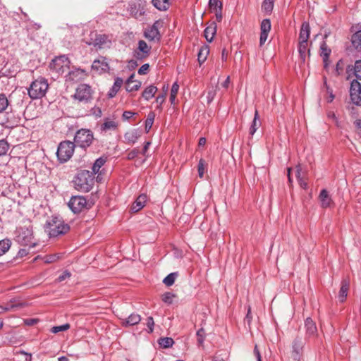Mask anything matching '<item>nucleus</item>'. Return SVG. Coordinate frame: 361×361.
I'll return each mask as SVG.
<instances>
[{
	"label": "nucleus",
	"mask_w": 361,
	"mask_h": 361,
	"mask_svg": "<svg viewBox=\"0 0 361 361\" xmlns=\"http://www.w3.org/2000/svg\"><path fill=\"white\" fill-rule=\"evenodd\" d=\"M207 164L204 159H200L198 165H197V171L198 176L200 178H203L205 171H207Z\"/></svg>",
	"instance_id": "ea45409f"
},
{
	"label": "nucleus",
	"mask_w": 361,
	"mask_h": 361,
	"mask_svg": "<svg viewBox=\"0 0 361 361\" xmlns=\"http://www.w3.org/2000/svg\"><path fill=\"white\" fill-rule=\"evenodd\" d=\"M305 345V342L302 338L300 336L295 337L293 342V351H292V357L296 360L299 361L300 359V356L303 351V348Z\"/></svg>",
	"instance_id": "ddd939ff"
},
{
	"label": "nucleus",
	"mask_w": 361,
	"mask_h": 361,
	"mask_svg": "<svg viewBox=\"0 0 361 361\" xmlns=\"http://www.w3.org/2000/svg\"><path fill=\"white\" fill-rule=\"evenodd\" d=\"M123 84V79L121 78L117 77L115 79L113 86L108 92V94H107L108 98H109V99L114 98L118 92L120 90Z\"/></svg>",
	"instance_id": "5701e85b"
},
{
	"label": "nucleus",
	"mask_w": 361,
	"mask_h": 361,
	"mask_svg": "<svg viewBox=\"0 0 361 361\" xmlns=\"http://www.w3.org/2000/svg\"><path fill=\"white\" fill-rule=\"evenodd\" d=\"M23 307V303H18L14 305H7L6 306L0 305V314H2L5 312L10 311L14 310L16 308H19Z\"/></svg>",
	"instance_id": "a18cd8bd"
},
{
	"label": "nucleus",
	"mask_w": 361,
	"mask_h": 361,
	"mask_svg": "<svg viewBox=\"0 0 361 361\" xmlns=\"http://www.w3.org/2000/svg\"><path fill=\"white\" fill-rule=\"evenodd\" d=\"M71 61L66 55L56 56L49 63V69L58 75H62L70 68Z\"/></svg>",
	"instance_id": "39448f33"
},
{
	"label": "nucleus",
	"mask_w": 361,
	"mask_h": 361,
	"mask_svg": "<svg viewBox=\"0 0 361 361\" xmlns=\"http://www.w3.org/2000/svg\"><path fill=\"white\" fill-rule=\"evenodd\" d=\"M274 1L271 0H264L262 9L267 14H270L274 8Z\"/></svg>",
	"instance_id": "4c0bfd02"
},
{
	"label": "nucleus",
	"mask_w": 361,
	"mask_h": 361,
	"mask_svg": "<svg viewBox=\"0 0 361 361\" xmlns=\"http://www.w3.org/2000/svg\"><path fill=\"white\" fill-rule=\"evenodd\" d=\"M319 200L321 202V207L322 208L331 207L334 205V201L332 200L329 192L326 189L321 190L319 195Z\"/></svg>",
	"instance_id": "f3484780"
},
{
	"label": "nucleus",
	"mask_w": 361,
	"mask_h": 361,
	"mask_svg": "<svg viewBox=\"0 0 361 361\" xmlns=\"http://www.w3.org/2000/svg\"><path fill=\"white\" fill-rule=\"evenodd\" d=\"M85 75V71L81 68H75L68 73L69 80L75 81L80 80Z\"/></svg>",
	"instance_id": "c85d7f7f"
},
{
	"label": "nucleus",
	"mask_w": 361,
	"mask_h": 361,
	"mask_svg": "<svg viewBox=\"0 0 361 361\" xmlns=\"http://www.w3.org/2000/svg\"><path fill=\"white\" fill-rule=\"evenodd\" d=\"M9 149V145L5 140H0V157L5 155Z\"/></svg>",
	"instance_id": "8fccbe9b"
},
{
	"label": "nucleus",
	"mask_w": 361,
	"mask_h": 361,
	"mask_svg": "<svg viewBox=\"0 0 361 361\" xmlns=\"http://www.w3.org/2000/svg\"><path fill=\"white\" fill-rule=\"evenodd\" d=\"M71 276V274L70 271H68V270H66L64 271L62 274H61L58 278H57V281L58 282H61L63 281H64L65 279H68V278H70Z\"/></svg>",
	"instance_id": "13d9d810"
},
{
	"label": "nucleus",
	"mask_w": 361,
	"mask_h": 361,
	"mask_svg": "<svg viewBox=\"0 0 361 361\" xmlns=\"http://www.w3.org/2000/svg\"><path fill=\"white\" fill-rule=\"evenodd\" d=\"M140 151L137 148H135L128 153L127 158L129 160L134 159L139 154Z\"/></svg>",
	"instance_id": "4d7b16f0"
},
{
	"label": "nucleus",
	"mask_w": 361,
	"mask_h": 361,
	"mask_svg": "<svg viewBox=\"0 0 361 361\" xmlns=\"http://www.w3.org/2000/svg\"><path fill=\"white\" fill-rule=\"evenodd\" d=\"M350 98L353 104L361 106V84L357 80H353L350 82Z\"/></svg>",
	"instance_id": "9d476101"
},
{
	"label": "nucleus",
	"mask_w": 361,
	"mask_h": 361,
	"mask_svg": "<svg viewBox=\"0 0 361 361\" xmlns=\"http://www.w3.org/2000/svg\"><path fill=\"white\" fill-rule=\"evenodd\" d=\"M350 288V281L348 279H343L341 281V286L338 293V300L341 302H343L348 295Z\"/></svg>",
	"instance_id": "4be33fe9"
},
{
	"label": "nucleus",
	"mask_w": 361,
	"mask_h": 361,
	"mask_svg": "<svg viewBox=\"0 0 361 361\" xmlns=\"http://www.w3.org/2000/svg\"><path fill=\"white\" fill-rule=\"evenodd\" d=\"M18 241L23 245H29L32 243L33 238L32 226L30 222H27L17 229Z\"/></svg>",
	"instance_id": "6e6552de"
},
{
	"label": "nucleus",
	"mask_w": 361,
	"mask_h": 361,
	"mask_svg": "<svg viewBox=\"0 0 361 361\" xmlns=\"http://www.w3.org/2000/svg\"><path fill=\"white\" fill-rule=\"evenodd\" d=\"M106 161V157H99L97 159L92 167V171L91 173H94V176L97 173L100 169V168L104 165Z\"/></svg>",
	"instance_id": "72a5a7b5"
},
{
	"label": "nucleus",
	"mask_w": 361,
	"mask_h": 361,
	"mask_svg": "<svg viewBox=\"0 0 361 361\" xmlns=\"http://www.w3.org/2000/svg\"><path fill=\"white\" fill-rule=\"evenodd\" d=\"M212 361H225V360L221 355H216L214 356Z\"/></svg>",
	"instance_id": "774afa93"
},
{
	"label": "nucleus",
	"mask_w": 361,
	"mask_h": 361,
	"mask_svg": "<svg viewBox=\"0 0 361 361\" xmlns=\"http://www.w3.org/2000/svg\"><path fill=\"white\" fill-rule=\"evenodd\" d=\"M177 276H178V273L177 272L171 273V274H169L167 276H166L164 279L163 283L166 286H172L174 283L175 280H176Z\"/></svg>",
	"instance_id": "a19ab883"
},
{
	"label": "nucleus",
	"mask_w": 361,
	"mask_h": 361,
	"mask_svg": "<svg viewBox=\"0 0 361 361\" xmlns=\"http://www.w3.org/2000/svg\"><path fill=\"white\" fill-rule=\"evenodd\" d=\"M107 42H110L108 35L104 34H96L95 38L93 39L92 44L94 47L102 48Z\"/></svg>",
	"instance_id": "393cba45"
},
{
	"label": "nucleus",
	"mask_w": 361,
	"mask_h": 361,
	"mask_svg": "<svg viewBox=\"0 0 361 361\" xmlns=\"http://www.w3.org/2000/svg\"><path fill=\"white\" fill-rule=\"evenodd\" d=\"M135 114V113L132 112V111H126L123 112V120H128L129 118H130L133 115Z\"/></svg>",
	"instance_id": "338daca9"
},
{
	"label": "nucleus",
	"mask_w": 361,
	"mask_h": 361,
	"mask_svg": "<svg viewBox=\"0 0 361 361\" xmlns=\"http://www.w3.org/2000/svg\"><path fill=\"white\" fill-rule=\"evenodd\" d=\"M165 98H166V92H164L163 94H159V96L157 97L156 102L157 103L160 104V105H162V104L165 101Z\"/></svg>",
	"instance_id": "69168bd1"
},
{
	"label": "nucleus",
	"mask_w": 361,
	"mask_h": 361,
	"mask_svg": "<svg viewBox=\"0 0 361 361\" xmlns=\"http://www.w3.org/2000/svg\"><path fill=\"white\" fill-rule=\"evenodd\" d=\"M152 3L159 11H166L169 7V0H152Z\"/></svg>",
	"instance_id": "473e14b6"
},
{
	"label": "nucleus",
	"mask_w": 361,
	"mask_h": 361,
	"mask_svg": "<svg viewBox=\"0 0 361 361\" xmlns=\"http://www.w3.org/2000/svg\"><path fill=\"white\" fill-rule=\"evenodd\" d=\"M216 27L217 26L216 23L213 22L205 28L204 37L208 42H211L213 40L216 32Z\"/></svg>",
	"instance_id": "b1692460"
},
{
	"label": "nucleus",
	"mask_w": 361,
	"mask_h": 361,
	"mask_svg": "<svg viewBox=\"0 0 361 361\" xmlns=\"http://www.w3.org/2000/svg\"><path fill=\"white\" fill-rule=\"evenodd\" d=\"M151 47L148 46L144 40L138 42V47L134 51V57L139 61H142L147 58L150 54Z\"/></svg>",
	"instance_id": "9b49d317"
},
{
	"label": "nucleus",
	"mask_w": 361,
	"mask_h": 361,
	"mask_svg": "<svg viewBox=\"0 0 361 361\" xmlns=\"http://www.w3.org/2000/svg\"><path fill=\"white\" fill-rule=\"evenodd\" d=\"M38 321L39 320L37 319H26L24 320V323L27 326H33L36 324L38 322Z\"/></svg>",
	"instance_id": "0e129e2a"
},
{
	"label": "nucleus",
	"mask_w": 361,
	"mask_h": 361,
	"mask_svg": "<svg viewBox=\"0 0 361 361\" xmlns=\"http://www.w3.org/2000/svg\"><path fill=\"white\" fill-rule=\"evenodd\" d=\"M221 3L219 0H209V6L211 9H216L219 8V5Z\"/></svg>",
	"instance_id": "680f3d73"
},
{
	"label": "nucleus",
	"mask_w": 361,
	"mask_h": 361,
	"mask_svg": "<svg viewBox=\"0 0 361 361\" xmlns=\"http://www.w3.org/2000/svg\"><path fill=\"white\" fill-rule=\"evenodd\" d=\"M146 325L149 329L148 333H149V334L152 333L153 330H154V319L152 317H147Z\"/></svg>",
	"instance_id": "5fc2aeb1"
},
{
	"label": "nucleus",
	"mask_w": 361,
	"mask_h": 361,
	"mask_svg": "<svg viewBox=\"0 0 361 361\" xmlns=\"http://www.w3.org/2000/svg\"><path fill=\"white\" fill-rule=\"evenodd\" d=\"M300 172H301V167L300 165L296 166V177L298 180L300 186L303 188L306 189L307 188V183L305 182L301 177H300Z\"/></svg>",
	"instance_id": "c03bdc74"
},
{
	"label": "nucleus",
	"mask_w": 361,
	"mask_h": 361,
	"mask_svg": "<svg viewBox=\"0 0 361 361\" xmlns=\"http://www.w3.org/2000/svg\"><path fill=\"white\" fill-rule=\"evenodd\" d=\"M305 329L307 338H314L317 336L316 324L310 317H307L305 321Z\"/></svg>",
	"instance_id": "dca6fc26"
},
{
	"label": "nucleus",
	"mask_w": 361,
	"mask_h": 361,
	"mask_svg": "<svg viewBox=\"0 0 361 361\" xmlns=\"http://www.w3.org/2000/svg\"><path fill=\"white\" fill-rule=\"evenodd\" d=\"M161 25L162 22L161 20H156L149 29L145 31V37L150 41L156 39L159 40L161 35L159 29Z\"/></svg>",
	"instance_id": "f8f14e48"
},
{
	"label": "nucleus",
	"mask_w": 361,
	"mask_h": 361,
	"mask_svg": "<svg viewBox=\"0 0 361 361\" xmlns=\"http://www.w3.org/2000/svg\"><path fill=\"white\" fill-rule=\"evenodd\" d=\"M179 90V85L176 82L173 84L171 90V94H170V102L171 104H173L176 98V95L178 94Z\"/></svg>",
	"instance_id": "49530a36"
},
{
	"label": "nucleus",
	"mask_w": 361,
	"mask_h": 361,
	"mask_svg": "<svg viewBox=\"0 0 361 361\" xmlns=\"http://www.w3.org/2000/svg\"><path fill=\"white\" fill-rule=\"evenodd\" d=\"M141 321L140 315L137 314L133 313L131 314L126 320H124L122 324L124 326H134L137 324Z\"/></svg>",
	"instance_id": "cd10ccee"
},
{
	"label": "nucleus",
	"mask_w": 361,
	"mask_h": 361,
	"mask_svg": "<svg viewBox=\"0 0 361 361\" xmlns=\"http://www.w3.org/2000/svg\"><path fill=\"white\" fill-rule=\"evenodd\" d=\"M157 91V87L154 85H150L142 92V96L145 99L149 100L154 96Z\"/></svg>",
	"instance_id": "2f4dec72"
},
{
	"label": "nucleus",
	"mask_w": 361,
	"mask_h": 361,
	"mask_svg": "<svg viewBox=\"0 0 361 361\" xmlns=\"http://www.w3.org/2000/svg\"><path fill=\"white\" fill-rule=\"evenodd\" d=\"M94 91L87 84H80L75 90L73 98L80 103L88 104L93 100Z\"/></svg>",
	"instance_id": "20e7f679"
},
{
	"label": "nucleus",
	"mask_w": 361,
	"mask_h": 361,
	"mask_svg": "<svg viewBox=\"0 0 361 361\" xmlns=\"http://www.w3.org/2000/svg\"><path fill=\"white\" fill-rule=\"evenodd\" d=\"M117 128V124L114 121L107 120L101 126L102 130L107 131L110 130H116Z\"/></svg>",
	"instance_id": "58836bf2"
},
{
	"label": "nucleus",
	"mask_w": 361,
	"mask_h": 361,
	"mask_svg": "<svg viewBox=\"0 0 361 361\" xmlns=\"http://www.w3.org/2000/svg\"><path fill=\"white\" fill-rule=\"evenodd\" d=\"M93 139V133L90 130L82 128L76 132L74 142L76 146L85 149L92 145Z\"/></svg>",
	"instance_id": "423d86ee"
},
{
	"label": "nucleus",
	"mask_w": 361,
	"mask_h": 361,
	"mask_svg": "<svg viewBox=\"0 0 361 361\" xmlns=\"http://www.w3.org/2000/svg\"><path fill=\"white\" fill-rule=\"evenodd\" d=\"M253 353H254V355L257 358V361H262L261 354H260L259 350L257 347V345H255Z\"/></svg>",
	"instance_id": "e2e57ef3"
},
{
	"label": "nucleus",
	"mask_w": 361,
	"mask_h": 361,
	"mask_svg": "<svg viewBox=\"0 0 361 361\" xmlns=\"http://www.w3.org/2000/svg\"><path fill=\"white\" fill-rule=\"evenodd\" d=\"M196 334H197V343H198V344L200 345H202L203 343H204V338H205L204 329L203 328L200 329L197 331Z\"/></svg>",
	"instance_id": "603ef678"
},
{
	"label": "nucleus",
	"mask_w": 361,
	"mask_h": 361,
	"mask_svg": "<svg viewBox=\"0 0 361 361\" xmlns=\"http://www.w3.org/2000/svg\"><path fill=\"white\" fill-rule=\"evenodd\" d=\"M308 42H298V52L300 54V57L302 62H305L306 58V52L307 51L308 54H310V49H307Z\"/></svg>",
	"instance_id": "7c9ffc66"
},
{
	"label": "nucleus",
	"mask_w": 361,
	"mask_h": 361,
	"mask_svg": "<svg viewBox=\"0 0 361 361\" xmlns=\"http://www.w3.org/2000/svg\"><path fill=\"white\" fill-rule=\"evenodd\" d=\"M59 259V255L58 254L46 255L44 257V262L49 264L57 261Z\"/></svg>",
	"instance_id": "864d4df0"
},
{
	"label": "nucleus",
	"mask_w": 361,
	"mask_h": 361,
	"mask_svg": "<svg viewBox=\"0 0 361 361\" xmlns=\"http://www.w3.org/2000/svg\"><path fill=\"white\" fill-rule=\"evenodd\" d=\"M155 118V114L153 111H150L148 115L147 118L145 121V130L147 133L149 131V130L152 128V125L154 123Z\"/></svg>",
	"instance_id": "e433bc0d"
},
{
	"label": "nucleus",
	"mask_w": 361,
	"mask_h": 361,
	"mask_svg": "<svg viewBox=\"0 0 361 361\" xmlns=\"http://www.w3.org/2000/svg\"><path fill=\"white\" fill-rule=\"evenodd\" d=\"M141 87V82L140 81H135V83L133 84H128V85H126V90L127 92H133L137 91L140 89Z\"/></svg>",
	"instance_id": "3c124183"
},
{
	"label": "nucleus",
	"mask_w": 361,
	"mask_h": 361,
	"mask_svg": "<svg viewBox=\"0 0 361 361\" xmlns=\"http://www.w3.org/2000/svg\"><path fill=\"white\" fill-rule=\"evenodd\" d=\"M158 343L160 345V346H161L162 348H168L173 345V344L174 343V341H173V338H171L164 337V338H160L158 341Z\"/></svg>",
	"instance_id": "c9c22d12"
},
{
	"label": "nucleus",
	"mask_w": 361,
	"mask_h": 361,
	"mask_svg": "<svg viewBox=\"0 0 361 361\" xmlns=\"http://www.w3.org/2000/svg\"><path fill=\"white\" fill-rule=\"evenodd\" d=\"M11 246V241L5 238L4 240H0V256L4 255L6 253Z\"/></svg>",
	"instance_id": "f704fd0d"
},
{
	"label": "nucleus",
	"mask_w": 361,
	"mask_h": 361,
	"mask_svg": "<svg viewBox=\"0 0 361 361\" xmlns=\"http://www.w3.org/2000/svg\"><path fill=\"white\" fill-rule=\"evenodd\" d=\"M74 142L63 141L61 142L57 149L56 154L58 159L61 162L67 161L73 155L75 147Z\"/></svg>",
	"instance_id": "0eeeda50"
},
{
	"label": "nucleus",
	"mask_w": 361,
	"mask_h": 361,
	"mask_svg": "<svg viewBox=\"0 0 361 361\" xmlns=\"http://www.w3.org/2000/svg\"><path fill=\"white\" fill-rule=\"evenodd\" d=\"M331 53V49L328 47V45L325 41H323L320 44V56L323 59L324 68H326L329 66V58Z\"/></svg>",
	"instance_id": "aec40b11"
},
{
	"label": "nucleus",
	"mask_w": 361,
	"mask_h": 361,
	"mask_svg": "<svg viewBox=\"0 0 361 361\" xmlns=\"http://www.w3.org/2000/svg\"><path fill=\"white\" fill-rule=\"evenodd\" d=\"M147 201V196L146 194L140 195L132 204L131 211L133 213L139 212L145 206Z\"/></svg>",
	"instance_id": "6ab92c4d"
},
{
	"label": "nucleus",
	"mask_w": 361,
	"mask_h": 361,
	"mask_svg": "<svg viewBox=\"0 0 361 361\" xmlns=\"http://www.w3.org/2000/svg\"><path fill=\"white\" fill-rule=\"evenodd\" d=\"M310 35V27L309 23L307 22L302 23L299 34V42H308Z\"/></svg>",
	"instance_id": "412c9836"
},
{
	"label": "nucleus",
	"mask_w": 361,
	"mask_h": 361,
	"mask_svg": "<svg viewBox=\"0 0 361 361\" xmlns=\"http://www.w3.org/2000/svg\"><path fill=\"white\" fill-rule=\"evenodd\" d=\"M48 88L47 80L43 77H39L30 85L27 89L28 95L32 99H41L45 96Z\"/></svg>",
	"instance_id": "7ed1b4c3"
},
{
	"label": "nucleus",
	"mask_w": 361,
	"mask_h": 361,
	"mask_svg": "<svg viewBox=\"0 0 361 361\" xmlns=\"http://www.w3.org/2000/svg\"><path fill=\"white\" fill-rule=\"evenodd\" d=\"M352 43L353 46L358 49L359 47L361 48V30H359L354 33L352 36Z\"/></svg>",
	"instance_id": "79ce46f5"
},
{
	"label": "nucleus",
	"mask_w": 361,
	"mask_h": 361,
	"mask_svg": "<svg viewBox=\"0 0 361 361\" xmlns=\"http://www.w3.org/2000/svg\"><path fill=\"white\" fill-rule=\"evenodd\" d=\"M176 297V294H173L171 292H166L161 295V300L164 303L171 305L173 302V299Z\"/></svg>",
	"instance_id": "37998d69"
},
{
	"label": "nucleus",
	"mask_w": 361,
	"mask_h": 361,
	"mask_svg": "<svg viewBox=\"0 0 361 361\" xmlns=\"http://www.w3.org/2000/svg\"><path fill=\"white\" fill-rule=\"evenodd\" d=\"M8 106L7 97L4 94H0V113L6 110Z\"/></svg>",
	"instance_id": "09e8293b"
},
{
	"label": "nucleus",
	"mask_w": 361,
	"mask_h": 361,
	"mask_svg": "<svg viewBox=\"0 0 361 361\" xmlns=\"http://www.w3.org/2000/svg\"><path fill=\"white\" fill-rule=\"evenodd\" d=\"M68 206L74 214H78L91 207L86 198L81 195L73 196L70 199Z\"/></svg>",
	"instance_id": "1a4fd4ad"
},
{
	"label": "nucleus",
	"mask_w": 361,
	"mask_h": 361,
	"mask_svg": "<svg viewBox=\"0 0 361 361\" xmlns=\"http://www.w3.org/2000/svg\"><path fill=\"white\" fill-rule=\"evenodd\" d=\"M71 326L69 324L66 323L65 324L61 325V326H53L51 329V332L53 334H57L60 331H65L70 329Z\"/></svg>",
	"instance_id": "de8ad7c7"
},
{
	"label": "nucleus",
	"mask_w": 361,
	"mask_h": 361,
	"mask_svg": "<svg viewBox=\"0 0 361 361\" xmlns=\"http://www.w3.org/2000/svg\"><path fill=\"white\" fill-rule=\"evenodd\" d=\"M259 45L262 46L267 39L268 34L271 30V21L269 19H264L260 25Z\"/></svg>",
	"instance_id": "2eb2a0df"
},
{
	"label": "nucleus",
	"mask_w": 361,
	"mask_h": 361,
	"mask_svg": "<svg viewBox=\"0 0 361 361\" xmlns=\"http://www.w3.org/2000/svg\"><path fill=\"white\" fill-rule=\"evenodd\" d=\"M92 69L98 74L106 73L109 70V66L105 57L101 56L93 61Z\"/></svg>",
	"instance_id": "4468645a"
},
{
	"label": "nucleus",
	"mask_w": 361,
	"mask_h": 361,
	"mask_svg": "<svg viewBox=\"0 0 361 361\" xmlns=\"http://www.w3.org/2000/svg\"><path fill=\"white\" fill-rule=\"evenodd\" d=\"M346 72L348 74V80L350 79L351 72L356 77V80H361V60L356 61L354 66L348 65L346 68Z\"/></svg>",
	"instance_id": "a211bd4d"
},
{
	"label": "nucleus",
	"mask_w": 361,
	"mask_h": 361,
	"mask_svg": "<svg viewBox=\"0 0 361 361\" xmlns=\"http://www.w3.org/2000/svg\"><path fill=\"white\" fill-rule=\"evenodd\" d=\"M344 63L342 59H340L336 66V72L337 75H340L343 71Z\"/></svg>",
	"instance_id": "6e6d98bb"
},
{
	"label": "nucleus",
	"mask_w": 361,
	"mask_h": 361,
	"mask_svg": "<svg viewBox=\"0 0 361 361\" xmlns=\"http://www.w3.org/2000/svg\"><path fill=\"white\" fill-rule=\"evenodd\" d=\"M69 230L70 226L65 224L61 219L56 216H52L51 219L47 221L44 225V231L50 238L66 234Z\"/></svg>",
	"instance_id": "f03ea898"
},
{
	"label": "nucleus",
	"mask_w": 361,
	"mask_h": 361,
	"mask_svg": "<svg viewBox=\"0 0 361 361\" xmlns=\"http://www.w3.org/2000/svg\"><path fill=\"white\" fill-rule=\"evenodd\" d=\"M140 133L137 130H133L124 135V138L129 144H134L140 137Z\"/></svg>",
	"instance_id": "bb28decb"
},
{
	"label": "nucleus",
	"mask_w": 361,
	"mask_h": 361,
	"mask_svg": "<svg viewBox=\"0 0 361 361\" xmlns=\"http://www.w3.org/2000/svg\"><path fill=\"white\" fill-rule=\"evenodd\" d=\"M149 69V65L148 63L143 64L138 70L137 73L140 75L147 74Z\"/></svg>",
	"instance_id": "052dcab7"
},
{
	"label": "nucleus",
	"mask_w": 361,
	"mask_h": 361,
	"mask_svg": "<svg viewBox=\"0 0 361 361\" xmlns=\"http://www.w3.org/2000/svg\"><path fill=\"white\" fill-rule=\"evenodd\" d=\"M209 54V47L208 45L205 44L200 47L197 54V61L200 66L206 61Z\"/></svg>",
	"instance_id": "a878e982"
},
{
	"label": "nucleus",
	"mask_w": 361,
	"mask_h": 361,
	"mask_svg": "<svg viewBox=\"0 0 361 361\" xmlns=\"http://www.w3.org/2000/svg\"><path fill=\"white\" fill-rule=\"evenodd\" d=\"M216 10V18L218 22H221L222 20V3L219 5V8Z\"/></svg>",
	"instance_id": "bf43d9fd"
},
{
	"label": "nucleus",
	"mask_w": 361,
	"mask_h": 361,
	"mask_svg": "<svg viewBox=\"0 0 361 361\" xmlns=\"http://www.w3.org/2000/svg\"><path fill=\"white\" fill-rule=\"evenodd\" d=\"M73 183L75 190L87 192L92 188L94 183V173L87 170H81L74 177Z\"/></svg>",
	"instance_id": "f257e3e1"
},
{
	"label": "nucleus",
	"mask_w": 361,
	"mask_h": 361,
	"mask_svg": "<svg viewBox=\"0 0 361 361\" xmlns=\"http://www.w3.org/2000/svg\"><path fill=\"white\" fill-rule=\"evenodd\" d=\"M260 126L261 121L259 120V116L258 111L256 110L255 112L254 119L250 128V135H253Z\"/></svg>",
	"instance_id": "c756f323"
}]
</instances>
